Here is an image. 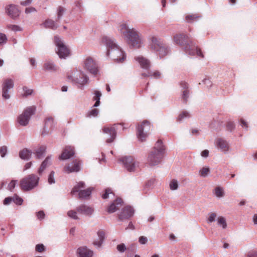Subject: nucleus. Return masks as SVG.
I'll return each instance as SVG.
<instances>
[{
    "label": "nucleus",
    "mask_w": 257,
    "mask_h": 257,
    "mask_svg": "<svg viewBox=\"0 0 257 257\" xmlns=\"http://www.w3.org/2000/svg\"><path fill=\"white\" fill-rule=\"evenodd\" d=\"M173 41L176 44L184 47L185 52L189 55L193 56L197 55L201 58L204 57V54L200 48L196 47L195 50L191 48V47L194 45L193 42L187 35L177 34L173 37Z\"/></svg>",
    "instance_id": "nucleus-1"
},
{
    "label": "nucleus",
    "mask_w": 257,
    "mask_h": 257,
    "mask_svg": "<svg viewBox=\"0 0 257 257\" xmlns=\"http://www.w3.org/2000/svg\"><path fill=\"white\" fill-rule=\"evenodd\" d=\"M101 42L107 48V56H110L112 59L118 62H122L123 61L125 58L123 52L118 47L111 38L107 36H103L102 38Z\"/></svg>",
    "instance_id": "nucleus-2"
},
{
    "label": "nucleus",
    "mask_w": 257,
    "mask_h": 257,
    "mask_svg": "<svg viewBox=\"0 0 257 257\" xmlns=\"http://www.w3.org/2000/svg\"><path fill=\"white\" fill-rule=\"evenodd\" d=\"M119 31L127 38L130 46L135 48H139L142 44V40L139 33L135 29H130L125 24L120 25Z\"/></svg>",
    "instance_id": "nucleus-3"
},
{
    "label": "nucleus",
    "mask_w": 257,
    "mask_h": 257,
    "mask_svg": "<svg viewBox=\"0 0 257 257\" xmlns=\"http://www.w3.org/2000/svg\"><path fill=\"white\" fill-rule=\"evenodd\" d=\"M149 48L155 52L160 57L166 56L169 52L168 47L163 42L155 36H151L149 38Z\"/></svg>",
    "instance_id": "nucleus-4"
},
{
    "label": "nucleus",
    "mask_w": 257,
    "mask_h": 257,
    "mask_svg": "<svg viewBox=\"0 0 257 257\" xmlns=\"http://www.w3.org/2000/svg\"><path fill=\"white\" fill-rule=\"evenodd\" d=\"M39 181V177L35 174H30L20 180V187L23 191H28L36 187L38 184Z\"/></svg>",
    "instance_id": "nucleus-5"
},
{
    "label": "nucleus",
    "mask_w": 257,
    "mask_h": 257,
    "mask_svg": "<svg viewBox=\"0 0 257 257\" xmlns=\"http://www.w3.org/2000/svg\"><path fill=\"white\" fill-rule=\"evenodd\" d=\"M54 43L57 47L56 53L61 59H66L71 55L70 49L64 43L61 39L57 36L54 37Z\"/></svg>",
    "instance_id": "nucleus-6"
},
{
    "label": "nucleus",
    "mask_w": 257,
    "mask_h": 257,
    "mask_svg": "<svg viewBox=\"0 0 257 257\" xmlns=\"http://www.w3.org/2000/svg\"><path fill=\"white\" fill-rule=\"evenodd\" d=\"M67 79L69 81L78 83L82 86L87 84L88 78L82 72L74 70L68 73Z\"/></svg>",
    "instance_id": "nucleus-7"
},
{
    "label": "nucleus",
    "mask_w": 257,
    "mask_h": 257,
    "mask_svg": "<svg viewBox=\"0 0 257 257\" xmlns=\"http://www.w3.org/2000/svg\"><path fill=\"white\" fill-rule=\"evenodd\" d=\"M35 106H30L27 108L18 118V121L19 124L23 126L27 125L32 115L35 111Z\"/></svg>",
    "instance_id": "nucleus-8"
},
{
    "label": "nucleus",
    "mask_w": 257,
    "mask_h": 257,
    "mask_svg": "<svg viewBox=\"0 0 257 257\" xmlns=\"http://www.w3.org/2000/svg\"><path fill=\"white\" fill-rule=\"evenodd\" d=\"M124 165L125 168L129 172L135 171L139 167V162L136 161L132 156H126L123 157L121 160Z\"/></svg>",
    "instance_id": "nucleus-9"
},
{
    "label": "nucleus",
    "mask_w": 257,
    "mask_h": 257,
    "mask_svg": "<svg viewBox=\"0 0 257 257\" xmlns=\"http://www.w3.org/2000/svg\"><path fill=\"white\" fill-rule=\"evenodd\" d=\"M84 187V183L83 182H80L73 187L71 193L74 194L76 192H79V198H85L90 195L92 189L90 188H89L85 190H80V189Z\"/></svg>",
    "instance_id": "nucleus-10"
},
{
    "label": "nucleus",
    "mask_w": 257,
    "mask_h": 257,
    "mask_svg": "<svg viewBox=\"0 0 257 257\" xmlns=\"http://www.w3.org/2000/svg\"><path fill=\"white\" fill-rule=\"evenodd\" d=\"M163 157V155L161 151L156 152L152 150L148 155V163L151 166H156L161 163Z\"/></svg>",
    "instance_id": "nucleus-11"
},
{
    "label": "nucleus",
    "mask_w": 257,
    "mask_h": 257,
    "mask_svg": "<svg viewBox=\"0 0 257 257\" xmlns=\"http://www.w3.org/2000/svg\"><path fill=\"white\" fill-rule=\"evenodd\" d=\"M151 128V124L148 120H144L142 123L139 125L137 128L138 138L141 141H144L147 138V134L144 131H149Z\"/></svg>",
    "instance_id": "nucleus-12"
},
{
    "label": "nucleus",
    "mask_w": 257,
    "mask_h": 257,
    "mask_svg": "<svg viewBox=\"0 0 257 257\" xmlns=\"http://www.w3.org/2000/svg\"><path fill=\"white\" fill-rule=\"evenodd\" d=\"M84 66L90 73L96 74L98 71V67L92 58L88 57L84 63Z\"/></svg>",
    "instance_id": "nucleus-13"
},
{
    "label": "nucleus",
    "mask_w": 257,
    "mask_h": 257,
    "mask_svg": "<svg viewBox=\"0 0 257 257\" xmlns=\"http://www.w3.org/2000/svg\"><path fill=\"white\" fill-rule=\"evenodd\" d=\"M14 86V82L11 79H6L3 85V94L2 96L4 98L7 99L10 98V94L8 90L11 89Z\"/></svg>",
    "instance_id": "nucleus-14"
},
{
    "label": "nucleus",
    "mask_w": 257,
    "mask_h": 257,
    "mask_svg": "<svg viewBox=\"0 0 257 257\" xmlns=\"http://www.w3.org/2000/svg\"><path fill=\"white\" fill-rule=\"evenodd\" d=\"M115 125L114 124L113 126H105L103 128V132L110 136V138L107 139L106 141L107 143H112L116 137Z\"/></svg>",
    "instance_id": "nucleus-15"
},
{
    "label": "nucleus",
    "mask_w": 257,
    "mask_h": 257,
    "mask_svg": "<svg viewBox=\"0 0 257 257\" xmlns=\"http://www.w3.org/2000/svg\"><path fill=\"white\" fill-rule=\"evenodd\" d=\"M80 163L78 160H75L73 161L72 164H68L64 168V171L67 173L74 172H78L80 169Z\"/></svg>",
    "instance_id": "nucleus-16"
},
{
    "label": "nucleus",
    "mask_w": 257,
    "mask_h": 257,
    "mask_svg": "<svg viewBox=\"0 0 257 257\" xmlns=\"http://www.w3.org/2000/svg\"><path fill=\"white\" fill-rule=\"evenodd\" d=\"M134 213V210L131 206H125L119 215V219L121 220L127 219L132 217Z\"/></svg>",
    "instance_id": "nucleus-17"
},
{
    "label": "nucleus",
    "mask_w": 257,
    "mask_h": 257,
    "mask_svg": "<svg viewBox=\"0 0 257 257\" xmlns=\"http://www.w3.org/2000/svg\"><path fill=\"white\" fill-rule=\"evenodd\" d=\"M74 155V148L71 146H67L63 150L61 156L59 157L60 160L68 159Z\"/></svg>",
    "instance_id": "nucleus-18"
},
{
    "label": "nucleus",
    "mask_w": 257,
    "mask_h": 257,
    "mask_svg": "<svg viewBox=\"0 0 257 257\" xmlns=\"http://www.w3.org/2000/svg\"><path fill=\"white\" fill-rule=\"evenodd\" d=\"M7 14L12 18H16L19 15L20 12L17 7L14 5H10L6 7Z\"/></svg>",
    "instance_id": "nucleus-19"
},
{
    "label": "nucleus",
    "mask_w": 257,
    "mask_h": 257,
    "mask_svg": "<svg viewBox=\"0 0 257 257\" xmlns=\"http://www.w3.org/2000/svg\"><path fill=\"white\" fill-rule=\"evenodd\" d=\"M122 200L121 198H117L114 202H113L107 208V212L108 213H112L119 209L122 205Z\"/></svg>",
    "instance_id": "nucleus-20"
},
{
    "label": "nucleus",
    "mask_w": 257,
    "mask_h": 257,
    "mask_svg": "<svg viewBox=\"0 0 257 257\" xmlns=\"http://www.w3.org/2000/svg\"><path fill=\"white\" fill-rule=\"evenodd\" d=\"M58 67L52 61L46 60L43 65V69L45 71L54 72L58 70Z\"/></svg>",
    "instance_id": "nucleus-21"
},
{
    "label": "nucleus",
    "mask_w": 257,
    "mask_h": 257,
    "mask_svg": "<svg viewBox=\"0 0 257 257\" xmlns=\"http://www.w3.org/2000/svg\"><path fill=\"white\" fill-rule=\"evenodd\" d=\"M77 253L78 257H92L93 251L86 246H81L78 248Z\"/></svg>",
    "instance_id": "nucleus-22"
},
{
    "label": "nucleus",
    "mask_w": 257,
    "mask_h": 257,
    "mask_svg": "<svg viewBox=\"0 0 257 257\" xmlns=\"http://www.w3.org/2000/svg\"><path fill=\"white\" fill-rule=\"evenodd\" d=\"M78 212L86 215H90L93 212V209L85 205H81L77 208Z\"/></svg>",
    "instance_id": "nucleus-23"
},
{
    "label": "nucleus",
    "mask_w": 257,
    "mask_h": 257,
    "mask_svg": "<svg viewBox=\"0 0 257 257\" xmlns=\"http://www.w3.org/2000/svg\"><path fill=\"white\" fill-rule=\"evenodd\" d=\"M135 60L139 63L141 67L144 69H148L150 66V61L142 56L136 57Z\"/></svg>",
    "instance_id": "nucleus-24"
},
{
    "label": "nucleus",
    "mask_w": 257,
    "mask_h": 257,
    "mask_svg": "<svg viewBox=\"0 0 257 257\" xmlns=\"http://www.w3.org/2000/svg\"><path fill=\"white\" fill-rule=\"evenodd\" d=\"M180 86L182 87V99H183L184 101L186 103L187 101V98L188 97L189 95V90L188 89V84L184 82V81H181L180 83Z\"/></svg>",
    "instance_id": "nucleus-25"
},
{
    "label": "nucleus",
    "mask_w": 257,
    "mask_h": 257,
    "mask_svg": "<svg viewBox=\"0 0 257 257\" xmlns=\"http://www.w3.org/2000/svg\"><path fill=\"white\" fill-rule=\"evenodd\" d=\"M46 147L45 146H39L37 149L34 150V153L37 159L41 158L45 153Z\"/></svg>",
    "instance_id": "nucleus-26"
},
{
    "label": "nucleus",
    "mask_w": 257,
    "mask_h": 257,
    "mask_svg": "<svg viewBox=\"0 0 257 257\" xmlns=\"http://www.w3.org/2000/svg\"><path fill=\"white\" fill-rule=\"evenodd\" d=\"M217 146L222 150V151L226 152L228 151L229 146L225 140L222 139H218L216 141Z\"/></svg>",
    "instance_id": "nucleus-27"
},
{
    "label": "nucleus",
    "mask_w": 257,
    "mask_h": 257,
    "mask_svg": "<svg viewBox=\"0 0 257 257\" xmlns=\"http://www.w3.org/2000/svg\"><path fill=\"white\" fill-rule=\"evenodd\" d=\"M54 127V120L52 117L48 118L45 122L44 130L45 131L48 130V133H49L50 131H51Z\"/></svg>",
    "instance_id": "nucleus-28"
},
{
    "label": "nucleus",
    "mask_w": 257,
    "mask_h": 257,
    "mask_svg": "<svg viewBox=\"0 0 257 257\" xmlns=\"http://www.w3.org/2000/svg\"><path fill=\"white\" fill-rule=\"evenodd\" d=\"M164 150H165V148H164V146L163 145L162 141L161 140H159L156 142L152 151H155L156 152L161 151V153H162L163 155H164Z\"/></svg>",
    "instance_id": "nucleus-29"
},
{
    "label": "nucleus",
    "mask_w": 257,
    "mask_h": 257,
    "mask_svg": "<svg viewBox=\"0 0 257 257\" xmlns=\"http://www.w3.org/2000/svg\"><path fill=\"white\" fill-rule=\"evenodd\" d=\"M32 155V152L27 149H24L20 152V157L24 160L29 159Z\"/></svg>",
    "instance_id": "nucleus-30"
},
{
    "label": "nucleus",
    "mask_w": 257,
    "mask_h": 257,
    "mask_svg": "<svg viewBox=\"0 0 257 257\" xmlns=\"http://www.w3.org/2000/svg\"><path fill=\"white\" fill-rule=\"evenodd\" d=\"M97 234L99 237V240L94 241L93 242V244L97 246L98 247H100L104 238L105 233L103 230H99L97 232Z\"/></svg>",
    "instance_id": "nucleus-31"
},
{
    "label": "nucleus",
    "mask_w": 257,
    "mask_h": 257,
    "mask_svg": "<svg viewBox=\"0 0 257 257\" xmlns=\"http://www.w3.org/2000/svg\"><path fill=\"white\" fill-rule=\"evenodd\" d=\"M50 158L47 157L46 159L42 162L40 167L39 169L38 173L41 175L45 168L50 164Z\"/></svg>",
    "instance_id": "nucleus-32"
},
{
    "label": "nucleus",
    "mask_w": 257,
    "mask_h": 257,
    "mask_svg": "<svg viewBox=\"0 0 257 257\" xmlns=\"http://www.w3.org/2000/svg\"><path fill=\"white\" fill-rule=\"evenodd\" d=\"M94 96L93 98V99L96 101L94 106L96 107L100 104V98L101 96V93L98 90H95L94 91Z\"/></svg>",
    "instance_id": "nucleus-33"
},
{
    "label": "nucleus",
    "mask_w": 257,
    "mask_h": 257,
    "mask_svg": "<svg viewBox=\"0 0 257 257\" xmlns=\"http://www.w3.org/2000/svg\"><path fill=\"white\" fill-rule=\"evenodd\" d=\"M45 26L46 28H51L52 29H56L57 28L54 21L52 20H46L44 23Z\"/></svg>",
    "instance_id": "nucleus-34"
},
{
    "label": "nucleus",
    "mask_w": 257,
    "mask_h": 257,
    "mask_svg": "<svg viewBox=\"0 0 257 257\" xmlns=\"http://www.w3.org/2000/svg\"><path fill=\"white\" fill-rule=\"evenodd\" d=\"M142 76L144 77L153 76L155 78H159L161 76V73L158 71H155L153 72H149L147 73H143Z\"/></svg>",
    "instance_id": "nucleus-35"
},
{
    "label": "nucleus",
    "mask_w": 257,
    "mask_h": 257,
    "mask_svg": "<svg viewBox=\"0 0 257 257\" xmlns=\"http://www.w3.org/2000/svg\"><path fill=\"white\" fill-rule=\"evenodd\" d=\"M210 172V169L208 167H203L199 171V175L202 177H206Z\"/></svg>",
    "instance_id": "nucleus-36"
},
{
    "label": "nucleus",
    "mask_w": 257,
    "mask_h": 257,
    "mask_svg": "<svg viewBox=\"0 0 257 257\" xmlns=\"http://www.w3.org/2000/svg\"><path fill=\"white\" fill-rule=\"evenodd\" d=\"M170 188L172 190H177L178 188V182L175 179L172 180L169 184Z\"/></svg>",
    "instance_id": "nucleus-37"
},
{
    "label": "nucleus",
    "mask_w": 257,
    "mask_h": 257,
    "mask_svg": "<svg viewBox=\"0 0 257 257\" xmlns=\"http://www.w3.org/2000/svg\"><path fill=\"white\" fill-rule=\"evenodd\" d=\"M218 224L222 225L223 228H225L227 226L225 219L222 216H220L217 219Z\"/></svg>",
    "instance_id": "nucleus-38"
},
{
    "label": "nucleus",
    "mask_w": 257,
    "mask_h": 257,
    "mask_svg": "<svg viewBox=\"0 0 257 257\" xmlns=\"http://www.w3.org/2000/svg\"><path fill=\"white\" fill-rule=\"evenodd\" d=\"M98 114V110L97 108L92 109L91 110L88 111L87 113V116H96Z\"/></svg>",
    "instance_id": "nucleus-39"
},
{
    "label": "nucleus",
    "mask_w": 257,
    "mask_h": 257,
    "mask_svg": "<svg viewBox=\"0 0 257 257\" xmlns=\"http://www.w3.org/2000/svg\"><path fill=\"white\" fill-rule=\"evenodd\" d=\"M12 198L13 201L16 204L18 205L22 204L23 202V199L17 195L15 194L13 197H12Z\"/></svg>",
    "instance_id": "nucleus-40"
},
{
    "label": "nucleus",
    "mask_w": 257,
    "mask_h": 257,
    "mask_svg": "<svg viewBox=\"0 0 257 257\" xmlns=\"http://www.w3.org/2000/svg\"><path fill=\"white\" fill-rule=\"evenodd\" d=\"M190 114L187 111H183L182 113L180 114L179 116L177 118V121H181L184 118L189 117Z\"/></svg>",
    "instance_id": "nucleus-41"
},
{
    "label": "nucleus",
    "mask_w": 257,
    "mask_h": 257,
    "mask_svg": "<svg viewBox=\"0 0 257 257\" xmlns=\"http://www.w3.org/2000/svg\"><path fill=\"white\" fill-rule=\"evenodd\" d=\"M109 194L112 195V196L114 195L113 193L112 192V191L110 189H109V188L106 189L105 190V193L104 194H103L102 195V197L103 199H106L108 197V195Z\"/></svg>",
    "instance_id": "nucleus-42"
},
{
    "label": "nucleus",
    "mask_w": 257,
    "mask_h": 257,
    "mask_svg": "<svg viewBox=\"0 0 257 257\" xmlns=\"http://www.w3.org/2000/svg\"><path fill=\"white\" fill-rule=\"evenodd\" d=\"M68 215L74 219H78V217L77 216V212L74 210L69 211L67 213Z\"/></svg>",
    "instance_id": "nucleus-43"
},
{
    "label": "nucleus",
    "mask_w": 257,
    "mask_h": 257,
    "mask_svg": "<svg viewBox=\"0 0 257 257\" xmlns=\"http://www.w3.org/2000/svg\"><path fill=\"white\" fill-rule=\"evenodd\" d=\"M54 174V171H52L51 172L50 174L49 175L48 180L50 184H52L55 183Z\"/></svg>",
    "instance_id": "nucleus-44"
},
{
    "label": "nucleus",
    "mask_w": 257,
    "mask_h": 257,
    "mask_svg": "<svg viewBox=\"0 0 257 257\" xmlns=\"http://www.w3.org/2000/svg\"><path fill=\"white\" fill-rule=\"evenodd\" d=\"M215 195H216V196L219 197H222L223 195V190L219 187H218L215 188Z\"/></svg>",
    "instance_id": "nucleus-45"
},
{
    "label": "nucleus",
    "mask_w": 257,
    "mask_h": 257,
    "mask_svg": "<svg viewBox=\"0 0 257 257\" xmlns=\"http://www.w3.org/2000/svg\"><path fill=\"white\" fill-rule=\"evenodd\" d=\"M16 180H12L8 186V189L10 191H12L16 186Z\"/></svg>",
    "instance_id": "nucleus-46"
},
{
    "label": "nucleus",
    "mask_w": 257,
    "mask_h": 257,
    "mask_svg": "<svg viewBox=\"0 0 257 257\" xmlns=\"http://www.w3.org/2000/svg\"><path fill=\"white\" fill-rule=\"evenodd\" d=\"M45 249V246L43 244H38L36 246V250L39 252L44 251Z\"/></svg>",
    "instance_id": "nucleus-47"
},
{
    "label": "nucleus",
    "mask_w": 257,
    "mask_h": 257,
    "mask_svg": "<svg viewBox=\"0 0 257 257\" xmlns=\"http://www.w3.org/2000/svg\"><path fill=\"white\" fill-rule=\"evenodd\" d=\"M23 90L24 91V93L23 94L24 96H27L28 95H31L33 92V90L29 89L26 86L23 87Z\"/></svg>",
    "instance_id": "nucleus-48"
},
{
    "label": "nucleus",
    "mask_w": 257,
    "mask_h": 257,
    "mask_svg": "<svg viewBox=\"0 0 257 257\" xmlns=\"http://www.w3.org/2000/svg\"><path fill=\"white\" fill-rule=\"evenodd\" d=\"M197 17L195 15H189L186 17L185 19L187 22H191L192 21L196 20L197 19Z\"/></svg>",
    "instance_id": "nucleus-49"
},
{
    "label": "nucleus",
    "mask_w": 257,
    "mask_h": 257,
    "mask_svg": "<svg viewBox=\"0 0 257 257\" xmlns=\"http://www.w3.org/2000/svg\"><path fill=\"white\" fill-rule=\"evenodd\" d=\"M8 28L14 31H21V28L17 25H10L8 26Z\"/></svg>",
    "instance_id": "nucleus-50"
},
{
    "label": "nucleus",
    "mask_w": 257,
    "mask_h": 257,
    "mask_svg": "<svg viewBox=\"0 0 257 257\" xmlns=\"http://www.w3.org/2000/svg\"><path fill=\"white\" fill-rule=\"evenodd\" d=\"M7 41L6 36L3 33H0V44L6 43Z\"/></svg>",
    "instance_id": "nucleus-51"
},
{
    "label": "nucleus",
    "mask_w": 257,
    "mask_h": 257,
    "mask_svg": "<svg viewBox=\"0 0 257 257\" xmlns=\"http://www.w3.org/2000/svg\"><path fill=\"white\" fill-rule=\"evenodd\" d=\"M246 257H257V251L252 250L248 251L246 254Z\"/></svg>",
    "instance_id": "nucleus-52"
},
{
    "label": "nucleus",
    "mask_w": 257,
    "mask_h": 257,
    "mask_svg": "<svg viewBox=\"0 0 257 257\" xmlns=\"http://www.w3.org/2000/svg\"><path fill=\"white\" fill-rule=\"evenodd\" d=\"M117 249L118 251L123 252L126 250V247L123 243H121L117 245Z\"/></svg>",
    "instance_id": "nucleus-53"
},
{
    "label": "nucleus",
    "mask_w": 257,
    "mask_h": 257,
    "mask_svg": "<svg viewBox=\"0 0 257 257\" xmlns=\"http://www.w3.org/2000/svg\"><path fill=\"white\" fill-rule=\"evenodd\" d=\"M64 12V9L61 7H59L58 9L57 17L58 20H59L61 16L63 15Z\"/></svg>",
    "instance_id": "nucleus-54"
},
{
    "label": "nucleus",
    "mask_w": 257,
    "mask_h": 257,
    "mask_svg": "<svg viewBox=\"0 0 257 257\" xmlns=\"http://www.w3.org/2000/svg\"><path fill=\"white\" fill-rule=\"evenodd\" d=\"M7 152V148L6 146H3L0 148V154L2 157H4Z\"/></svg>",
    "instance_id": "nucleus-55"
},
{
    "label": "nucleus",
    "mask_w": 257,
    "mask_h": 257,
    "mask_svg": "<svg viewBox=\"0 0 257 257\" xmlns=\"http://www.w3.org/2000/svg\"><path fill=\"white\" fill-rule=\"evenodd\" d=\"M227 129L231 131L234 128V124L233 122H228L226 125Z\"/></svg>",
    "instance_id": "nucleus-56"
},
{
    "label": "nucleus",
    "mask_w": 257,
    "mask_h": 257,
    "mask_svg": "<svg viewBox=\"0 0 257 257\" xmlns=\"http://www.w3.org/2000/svg\"><path fill=\"white\" fill-rule=\"evenodd\" d=\"M139 241L141 244H145L147 243L148 239L146 237L144 236H142L140 237Z\"/></svg>",
    "instance_id": "nucleus-57"
},
{
    "label": "nucleus",
    "mask_w": 257,
    "mask_h": 257,
    "mask_svg": "<svg viewBox=\"0 0 257 257\" xmlns=\"http://www.w3.org/2000/svg\"><path fill=\"white\" fill-rule=\"evenodd\" d=\"M216 217V214L215 213H211L208 218V221L210 222H212L215 220V219Z\"/></svg>",
    "instance_id": "nucleus-58"
},
{
    "label": "nucleus",
    "mask_w": 257,
    "mask_h": 257,
    "mask_svg": "<svg viewBox=\"0 0 257 257\" xmlns=\"http://www.w3.org/2000/svg\"><path fill=\"white\" fill-rule=\"evenodd\" d=\"M37 216L39 219H43L45 217V213L43 211H40L37 213Z\"/></svg>",
    "instance_id": "nucleus-59"
},
{
    "label": "nucleus",
    "mask_w": 257,
    "mask_h": 257,
    "mask_svg": "<svg viewBox=\"0 0 257 257\" xmlns=\"http://www.w3.org/2000/svg\"><path fill=\"white\" fill-rule=\"evenodd\" d=\"M12 197H8L5 199L4 200V204L5 205H8L13 200H12Z\"/></svg>",
    "instance_id": "nucleus-60"
},
{
    "label": "nucleus",
    "mask_w": 257,
    "mask_h": 257,
    "mask_svg": "<svg viewBox=\"0 0 257 257\" xmlns=\"http://www.w3.org/2000/svg\"><path fill=\"white\" fill-rule=\"evenodd\" d=\"M35 11H36V10L34 8H27L25 10V12L27 14L32 13V12H35Z\"/></svg>",
    "instance_id": "nucleus-61"
},
{
    "label": "nucleus",
    "mask_w": 257,
    "mask_h": 257,
    "mask_svg": "<svg viewBox=\"0 0 257 257\" xmlns=\"http://www.w3.org/2000/svg\"><path fill=\"white\" fill-rule=\"evenodd\" d=\"M209 151L207 150H205L201 152V156L203 157H208Z\"/></svg>",
    "instance_id": "nucleus-62"
},
{
    "label": "nucleus",
    "mask_w": 257,
    "mask_h": 257,
    "mask_svg": "<svg viewBox=\"0 0 257 257\" xmlns=\"http://www.w3.org/2000/svg\"><path fill=\"white\" fill-rule=\"evenodd\" d=\"M32 164L31 162L26 163L24 166V171L29 169L31 167Z\"/></svg>",
    "instance_id": "nucleus-63"
},
{
    "label": "nucleus",
    "mask_w": 257,
    "mask_h": 257,
    "mask_svg": "<svg viewBox=\"0 0 257 257\" xmlns=\"http://www.w3.org/2000/svg\"><path fill=\"white\" fill-rule=\"evenodd\" d=\"M240 122L242 127H244L245 128H247L248 127L247 122L243 119H240Z\"/></svg>",
    "instance_id": "nucleus-64"
}]
</instances>
